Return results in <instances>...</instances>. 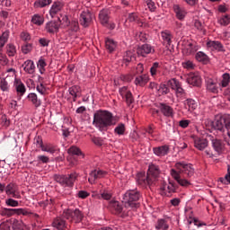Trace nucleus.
I'll return each instance as SVG.
<instances>
[{
  "instance_id": "59",
  "label": "nucleus",
  "mask_w": 230,
  "mask_h": 230,
  "mask_svg": "<svg viewBox=\"0 0 230 230\" xmlns=\"http://www.w3.org/2000/svg\"><path fill=\"white\" fill-rule=\"evenodd\" d=\"M0 230H12V223L8 220L0 224Z\"/></svg>"
},
{
  "instance_id": "43",
  "label": "nucleus",
  "mask_w": 230,
  "mask_h": 230,
  "mask_svg": "<svg viewBox=\"0 0 230 230\" xmlns=\"http://www.w3.org/2000/svg\"><path fill=\"white\" fill-rule=\"evenodd\" d=\"M126 130L127 128L125 127V124L119 123L117 127L114 128V134H116V136H125Z\"/></svg>"
},
{
  "instance_id": "51",
  "label": "nucleus",
  "mask_w": 230,
  "mask_h": 230,
  "mask_svg": "<svg viewBox=\"0 0 230 230\" xmlns=\"http://www.w3.org/2000/svg\"><path fill=\"white\" fill-rule=\"evenodd\" d=\"M68 154L70 155H83L84 157V154L82 153V150H80V148H78L76 146H72L68 149Z\"/></svg>"
},
{
  "instance_id": "32",
  "label": "nucleus",
  "mask_w": 230,
  "mask_h": 230,
  "mask_svg": "<svg viewBox=\"0 0 230 230\" xmlns=\"http://www.w3.org/2000/svg\"><path fill=\"white\" fill-rule=\"evenodd\" d=\"M134 60H136V54L130 50L126 51L122 59L123 64H125V66H128V64Z\"/></svg>"
},
{
  "instance_id": "5",
  "label": "nucleus",
  "mask_w": 230,
  "mask_h": 230,
  "mask_svg": "<svg viewBox=\"0 0 230 230\" xmlns=\"http://www.w3.org/2000/svg\"><path fill=\"white\" fill-rule=\"evenodd\" d=\"M211 125L215 130H219V132L230 130V115L216 116L215 120L211 122Z\"/></svg>"
},
{
  "instance_id": "15",
  "label": "nucleus",
  "mask_w": 230,
  "mask_h": 230,
  "mask_svg": "<svg viewBox=\"0 0 230 230\" xmlns=\"http://www.w3.org/2000/svg\"><path fill=\"white\" fill-rule=\"evenodd\" d=\"M119 93L120 96H122L123 100H126L128 105H132V103H134V97L132 96V93L127 86L119 88Z\"/></svg>"
},
{
  "instance_id": "39",
  "label": "nucleus",
  "mask_w": 230,
  "mask_h": 230,
  "mask_svg": "<svg viewBox=\"0 0 230 230\" xmlns=\"http://www.w3.org/2000/svg\"><path fill=\"white\" fill-rule=\"evenodd\" d=\"M53 3L52 0H36L34 2V8H46V6H49Z\"/></svg>"
},
{
  "instance_id": "23",
  "label": "nucleus",
  "mask_w": 230,
  "mask_h": 230,
  "mask_svg": "<svg viewBox=\"0 0 230 230\" xmlns=\"http://www.w3.org/2000/svg\"><path fill=\"white\" fill-rule=\"evenodd\" d=\"M153 152L155 155H157V157H164V155H168V154L170 153V146L164 145L154 147Z\"/></svg>"
},
{
  "instance_id": "64",
  "label": "nucleus",
  "mask_w": 230,
  "mask_h": 230,
  "mask_svg": "<svg viewBox=\"0 0 230 230\" xmlns=\"http://www.w3.org/2000/svg\"><path fill=\"white\" fill-rule=\"evenodd\" d=\"M128 21H129V22H136L139 21V18L136 13H130L128 16Z\"/></svg>"
},
{
  "instance_id": "30",
  "label": "nucleus",
  "mask_w": 230,
  "mask_h": 230,
  "mask_svg": "<svg viewBox=\"0 0 230 230\" xmlns=\"http://www.w3.org/2000/svg\"><path fill=\"white\" fill-rule=\"evenodd\" d=\"M27 98L29 102H31L32 105H34V107L36 108H39L40 107V105H42V101L40 100V98H39V96H37V93H29Z\"/></svg>"
},
{
  "instance_id": "52",
  "label": "nucleus",
  "mask_w": 230,
  "mask_h": 230,
  "mask_svg": "<svg viewBox=\"0 0 230 230\" xmlns=\"http://www.w3.org/2000/svg\"><path fill=\"white\" fill-rule=\"evenodd\" d=\"M14 215H22L23 217H30L31 211L28 208H14Z\"/></svg>"
},
{
  "instance_id": "13",
  "label": "nucleus",
  "mask_w": 230,
  "mask_h": 230,
  "mask_svg": "<svg viewBox=\"0 0 230 230\" xmlns=\"http://www.w3.org/2000/svg\"><path fill=\"white\" fill-rule=\"evenodd\" d=\"M5 193L8 197H13V199H21L19 187L15 183H9L5 188Z\"/></svg>"
},
{
  "instance_id": "53",
  "label": "nucleus",
  "mask_w": 230,
  "mask_h": 230,
  "mask_svg": "<svg viewBox=\"0 0 230 230\" xmlns=\"http://www.w3.org/2000/svg\"><path fill=\"white\" fill-rule=\"evenodd\" d=\"M196 60H198V62H203V64H206L208 62V55L202 51H199L196 54Z\"/></svg>"
},
{
  "instance_id": "38",
  "label": "nucleus",
  "mask_w": 230,
  "mask_h": 230,
  "mask_svg": "<svg viewBox=\"0 0 230 230\" xmlns=\"http://www.w3.org/2000/svg\"><path fill=\"white\" fill-rule=\"evenodd\" d=\"M105 46H106V49H108L110 53H112V51L116 49L118 43H116V41H114V40L112 39H107L105 40Z\"/></svg>"
},
{
  "instance_id": "44",
  "label": "nucleus",
  "mask_w": 230,
  "mask_h": 230,
  "mask_svg": "<svg viewBox=\"0 0 230 230\" xmlns=\"http://www.w3.org/2000/svg\"><path fill=\"white\" fill-rule=\"evenodd\" d=\"M97 199H102L103 200H111V199H112V192L111 190H104L102 192H100V195H97Z\"/></svg>"
},
{
  "instance_id": "16",
  "label": "nucleus",
  "mask_w": 230,
  "mask_h": 230,
  "mask_svg": "<svg viewBox=\"0 0 230 230\" xmlns=\"http://www.w3.org/2000/svg\"><path fill=\"white\" fill-rule=\"evenodd\" d=\"M162 37V44L166 48V49H170V46H172V39H173V35L172 31L165 30L161 32Z\"/></svg>"
},
{
  "instance_id": "7",
  "label": "nucleus",
  "mask_w": 230,
  "mask_h": 230,
  "mask_svg": "<svg viewBox=\"0 0 230 230\" xmlns=\"http://www.w3.org/2000/svg\"><path fill=\"white\" fill-rule=\"evenodd\" d=\"M177 191V184L175 181L168 180L167 181H163L160 186V194L163 197H170L172 193Z\"/></svg>"
},
{
  "instance_id": "35",
  "label": "nucleus",
  "mask_w": 230,
  "mask_h": 230,
  "mask_svg": "<svg viewBox=\"0 0 230 230\" xmlns=\"http://www.w3.org/2000/svg\"><path fill=\"white\" fill-rule=\"evenodd\" d=\"M207 89L210 93H218V84L215 82L213 79H208L207 80Z\"/></svg>"
},
{
  "instance_id": "54",
  "label": "nucleus",
  "mask_w": 230,
  "mask_h": 230,
  "mask_svg": "<svg viewBox=\"0 0 230 230\" xmlns=\"http://www.w3.org/2000/svg\"><path fill=\"white\" fill-rule=\"evenodd\" d=\"M182 68L187 69L188 71H191V69H195V64L191 60H185L181 63Z\"/></svg>"
},
{
  "instance_id": "8",
  "label": "nucleus",
  "mask_w": 230,
  "mask_h": 230,
  "mask_svg": "<svg viewBox=\"0 0 230 230\" xmlns=\"http://www.w3.org/2000/svg\"><path fill=\"white\" fill-rule=\"evenodd\" d=\"M137 183L142 188H150V186H154V184H155V181H154L148 174L145 172H138L137 174Z\"/></svg>"
},
{
  "instance_id": "27",
  "label": "nucleus",
  "mask_w": 230,
  "mask_h": 230,
  "mask_svg": "<svg viewBox=\"0 0 230 230\" xmlns=\"http://www.w3.org/2000/svg\"><path fill=\"white\" fill-rule=\"evenodd\" d=\"M160 111L166 118H173V108L167 104H160Z\"/></svg>"
},
{
  "instance_id": "33",
  "label": "nucleus",
  "mask_w": 230,
  "mask_h": 230,
  "mask_svg": "<svg viewBox=\"0 0 230 230\" xmlns=\"http://www.w3.org/2000/svg\"><path fill=\"white\" fill-rule=\"evenodd\" d=\"M110 16H109V11L107 9H103L99 13V20L102 26L107 25V22H109Z\"/></svg>"
},
{
  "instance_id": "50",
  "label": "nucleus",
  "mask_w": 230,
  "mask_h": 230,
  "mask_svg": "<svg viewBox=\"0 0 230 230\" xmlns=\"http://www.w3.org/2000/svg\"><path fill=\"white\" fill-rule=\"evenodd\" d=\"M67 27L69 28V30H71V31H77L78 30H80V26L78 24V20L72 19L69 22V24Z\"/></svg>"
},
{
  "instance_id": "57",
  "label": "nucleus",
  "mask_w": 230,
  "mask_h": 230,
  "mask_svg": "<svg viewBox=\"0 0 230 230\" xmlns=\"http://www.w3.org/2000/svg\"><path fill=\"white\" fill-rule=\"evenodd\" d=\"M229 82H230V75L229 74L226 73L223 75V79L221 81V86L222 87H227V85H229Z\"/></svg>"
},
{
  "instance_id": "19",
  "label": "nucleus",
  "mask_w": 230,
  "mask_h": 230,
  "mask_svg": "<svg viewBox=\"0 0 230 230\" xmlns=\"http://www.w3.org/2000/svg\"><path fill=\"white\" fill-rule=\"evenodd\" d=\"M107 175V172L102 170H93L90 172V177L88 178V181L90 184H94V181L97 179H103Z\"/></svg>"
},
{
  "instance_id": "2",
  "label": "nucleus",
  "mask_w": 230,
  "mask_h": 230,
  "mask_svg": "<svg viewBox=\"0 0 230 230\" xmlns=\"http://www.w3.org/2000/svg\"><path fill=\"white\" fill-rule=\"evenodd\" d=\"M93 125L101 132H103L107 130L109 127L116 125V119L111 111L99 110L93 114Z\"/></svg>"
},
{
  "instance_id": "25",
  "label": "nucleus",
  "mask_w": 230,
  "mask_h": 230,
  "mask_svg": "<svg viewBox=\"0 0 230 230\" xmlns=\"http://www.w3.org/2000/svg\"><path fill=\"white\" fill-rule=\"evenodd\" d=\"M150 82V76L146 74H143L135 78V84L139 87H145Z\"/></svg>"
},
{
  "instance_id": "58",
  "label": "nucleus",
  "mask_w": 230,
  "mask_h": 230,
  "mask_svg": "<svg viewBox=\"0 0 230 230\" xmlns=\"http://www.w3.org/2000/svg\"><path fill=\"white\" fill-rule=\"evenodd\" d=\"M33 49L31 43H27L22 47V51L24 55H28Z\"/></svg>"
},
{
  "instance_id": "37",
  "label": "nucleus",
  "mask_w": 230,
  "mask_h": 230,
  "mask_svg": "<svg viewBox=\"0 0 230 230\" xmlns=\"http://www.w3.org/2000/svg\"><path fill=\"white\" fill-rule=\"evenodd\" d=\"M8 80L4 77H0V89L3 93H10V84Z\"/></svg>"
},
{
  "instance_id": "21",
  "label": "nucleus",
  "mask_w": 230,
  "mask_h": 230,
  "mask_svg": "<svg viewBox=\"0 0 230 230\" xmlns=\"http://www.w3.org/2000/svg\"><path fill=\"white\" fill-rule=\"evenodd\" d=\"M64 216L56 217L52 222V226H54L58 230H66L67 229V223L64 220Z\"/></svg>"
},
{
  "instance_id": "10",
  "label": "nucleus",
  "mask_w": 230,
  "mask_h": 230,
  "mask_svg": "<svg viewBox=\"0 0 230 230\" xmlns=\"http://www.w3.org/2000/svg\"><path fill=\"white\" fill-rule=\"evenodd\" d=\"M110 206L114 209L117 215L120 217H132V210L130 208H123L119 201H111Z\"/></svg>"
},
{
  "instance_id": "55",
  "label": "nucleus",
  "mask_w": 230,
  "mask_h": 230,
  "mask_svg": "<svg viewBox=\"0 0 230 230\" xmlns=\"http://www.w3.org/2000/svg\"><path fill=\"white\" fill-rule=\"evenodd\" d=\"M218 23L221 26H227L230 23V17H229V15L226 14V15L221 16L218 19Z\"/></svg>"
},
{
  "instance_id": "34",
  "label": "nucleus",
  "mask_w": 230,
  "mask_h": 230,
  "mask_svg": "<svg viewBox=\"0 0 230 230\" xmlns=\"http://www.w3.org/2000/svg\"><path fill=\"white\" fill-rule=\"evenodd\" d=\"M208 48L216 49L217 51H224V45L220 41L210 40L207 43Z\"/></svg>"
},
{
  "instance_id": "24",
  "label": "nucleus",
  "mask_w": 230,
  "mask_h": 230,
  "mask_svg": "<svg viewBox=\"0 0 230 230\" xmlns=\"http://www.w3.org/2000/svg\"><path fill=\"white\" fill-rule=\"evenodd\" d=\"M64 4L61 2H54L49 9V15L51 18H55L56 15L62 11Z\"/></svg>"
},
{
  "instance_id": "4",
  "label": "nucleus",
  "mask_w": 230,
  "mask_h": 230,
  "mask_svg": "<svg viewBox=\"0 0 230 230\" xmlns=\"http://www.w3.org/2000/svg\"><path fill=\"white\" fill-rule=\"evenodd\" d=\"M76 179H78V173L76 172H74L68 175H54V180L56 181V182H58V184H60V186H62L63 188H73V186H75Z\"/></svg>"
},
{
  "instance_id": "56",
  "label": "nucleus",
  "mask_w": 230,
  "mask_h": 230,
  "mask_svg": "<svg viewBox=\"0 0 230 230\" xmlns=\"http://www.w3.org/2000/svg\"><path fill=\"white\" fill-rule=\"evenodd\" d=\"M160 67H161V66H159V62L153 63V66L150 68L151 76H155L157 75Z\"/></svg>"
},
{
  "instance_id": "40",
  "label": "nucleus",
  "mask_w": 230,
  "mask_h": 230,
  "mask_svg": "<svg viewBox=\"0 0 230 230\" xmlns=\"http://www.w3.org/2000/svg\"><path fill=\"white\" fill-rule=\"evenodd\" d=\"M68 93L71 96H73V102H76V98H78V93H80V86L74 85L68 89Z\"/></svg>"
},
{
  "instance_id": "20",
  "label": "nucleus",
  "mask_w": 230,
  "mask_h": 230,
  "mask_svg": "<svg viewBox=\"0 0 230 230\" xmlns=\"http://www.w3.org/2000/svg\"><path fill=\"white\" fill-rule=\"evenodd\" d=\"M60 25H58V22L55 21L48 22L45 24V31H47V33H49V35H55V33H58Z\"/></svg>"
},
{
  "instance_id": "31",
  "label": "nucleus",
  "mask_w": 230,
  "mask_h": 230,
  "mask_svg": "<svg viewBox=\"0 0 230 230\" xmlns=\"http://www.w3.org/2000/svg\"><path fill=\"white\" fill-rule=\"evenodd\" d=\"M155 229L157 230H168L170 229V224L168 223V219H158L155 224Z\"/></svg>"
},
{
  "instance_id": "60",
  "label": "nucleus",
  "mask_w": 230,
  "mask_h": 230,
  "mask_svg": "<svg viewBox=\"0 0 230 230\" xmlns=\"http://www.w3.org/2000/svg\"><path fill=\"white\" fill-rule=\"evenodd\" d=\"M5 204L6 206H10L11 208H17V206H19V201L9 198L5 200Z\"/></svg>"
},
{
  "instance_id": "22",
  "label": "nucleus",
  "mask_w": 230,
  "mask_h": 230,
  "mask_svg": "<svg viewBox=\"0 0 230 230\" xmlns=\"http://www.w3.org/2000/svg\"><path fill=\"white\" fill-rule=\"evenodd\" d=\"M22 67H23V71H25L27 75H35L36 66L33 60L27 59L26 61H24Z\"/></svg>"
},
{
  "instance_id": "49",
  "label": "nucleus",
  "mask_w": 230,
  "mask_h": 230,
  "mask_svg": "<svg viewBox=\"0 0 230 230\" xmlns=\"http://www.w3.org/2000/svg\"><path fill=\"white\" fill-rule=\"evenodd\" d=\"M70 21L71 20H69V17L66 14H61L60 17H58V22L64 28L69 26Z\"/></svg>"
},
{
  "instance_id": "11",
  "label": "nucleus",
  "mask_w": 230,
  "mask_h": 230,
  "mask_svg": "<svg viewBox=\"0 0 230 230\" xmlns=\"http://www.w3.org/2000/svg\"><path fill=\"white\" fill-rule=\"evenodd\" d=\"M93 13L88 9L83 11L80 14V24L84 26V28H87L91 22H93Z\"/></svg>"
},
{
  "instance_id": "29",
  "label": "nucleus",
  "mask_w": 230,
  "mask_h": 230,
  "mask_svg": "<svg viewBox=\"0 0 230 230\" xmlns=\"http://www.w3.org/2000/svg\"><path fill=\"white\" fill-rule=\"evenodd\" d=\"M212 146H213L215 152H217L218 154V155H220V154H224L226 146L220 140L212 139Z\"/></svg>"
},
{
  "instance_id": "28",
  "label": "nucleus",
  "mask_w": 230,
  "mask_h": 230,
  "mask_svg": "<svg viewBox=\"0 0 230 230\" xmlns=\"http://www.w3.org/2000/svg\"><path fill=\"white\" fill-rule=\"evenodd\" d=\"M3 78H5L8 82H13L17 78V71L14 68H8L4 74Z\"/></svg>"
},
{
  "instance_id": "63",
  "label": "nucleus",
  "mask_w": 230,
  "mask_h": 230,
  "mask_svg": "<svg viewBox=\"0 0 230 230\" xmlns=\"http://www.w3.org/2000/svg\"><path fill=\"white\" fill-rule=\"evenodd\" d=\"M190 123H191V120L190 119H181L179 121V127L181 128H188V127H190Z\"/></svg>"
},
{
  "instance_id": "9",
  "label": "nucleus",
  "mask_w": 230,
  "mask_h": 230,
  "mask_svg": "<svg viewBox=\"0 0 230 230\" xmlns=\"http://www.w3.org/2000/svg\"><path fill=\"white\" fill-rule=\"evenodd\" d=\"M169 85L175 91L177 98H180V100L186 98V92L182 89V84L179 80L175 78L169 80Z\"/></svg>"
},
{
  "instance_id": "47",
  "label": "nucleus",
  "mask_w": 230,
  "mask_h": 230,
  "mask_svg": "<svg viewBox=\"0 0 230 230\" xmlns=\"http://www.w3.org/2000/svg\"><path fill=\"white\" fill-rule=\"evenodd\" d=\"M185 105H188L189 111H190V112L196 111L199 107V104H197V102L193 99H187L185 101Z\"/></svg>"
},
{
  "instance_id": "48",
  "label": "nucleus",
  "mask_w": 230,
  "mask_h": 230,
  "mask_svg": "<svg viewBox=\"0 0 230 230\" xmlns=\"http://www.w3.org/2000/svg\"><path fill=\"white\" fill-rule=\"evenodd\" d=\"M0 215L2 217H13L15 215V208H2L0 210Z\"/></svg>"
},
{
  "instance_id": "61",
  "label": "nucleus",
  "mask_w": 230,
  "mask_h": 230,
  "mask_svg": "<svg viewBox=\"0 0 230 230\" xmlns=\"http://www.w3.org/2000/svg\"><path fill=\"white\" fill-rule=\"evenodd\" d=\"M158 94H168L170 93V90L166 86V84H160L158 87Z\"/></svg>"
},
{
  "instance_id": "41",
  "label": "nucleus",
  "mask_w": 230,
  "mask_h": 230,
  "mask_svg": "<svg viewBox=\"0 0 230 230\" xmlns=\"http://www.w3.org/2000/svg\"><path fill=\"white\" fill-rule=\"evenodd\" d=\"M46 66H48V64L46 63V59L41 58L38 60L37 67L40 75H44V73H46Z\"/></svg>"
},
{
  "instance_id": "42",
  "label": "nucleus",
  "mask_w": 230,
  "mask_h": 230,
  "mask_svg": "<svg viewBox=\"0 0 230 230\" xmlns=\"http://www.w3.org/2000/svg\"><path fill=\"white\" fill-rule=\"evenodd\" d=\"M42 152H48L49 154H55L57 150H58V147L53 144H46L41 148Z\"/></svg>"
},
{
  "instance_id": "1",
  "label": "nucleus",
  "mask_w": 230,
  "mask_h": 230,
  "mask_svg": "<svg viewBox=\"0 0 230 230\" xmlns=\"http://www.w3.org/2000/svg\"><path fill=\"white\" fill-rule=\"evenodd\" d=\"M170 174L180 186L190 188L191 186V177L195 175V168L191 164L177 162L174 168L171 169Z\"/></svg>"
},
{
  "instance_id": "6",
  "label": "nucleus",
  "mask_w": 230,
  "mask_h": 230,
  "mask_svg": "<svg viewBox=\"0 0 230 230\" xmlns=\"http://www.w3.org/2000/svg\"><path fill=\"white\" fill-rule=\"evenodd\" d=\"M63 217L74 224H80L84 220V213L78 208L75 210L68 208L63 211Z\"/></svg>"
},
{
  "instance_id": "36",
  "label": "nucleus",
  "mask_w": 230,
  "mask_h": 230,
  "mask_svg": "<svg viewBox=\"0 0 230 230\" xmlns=\"http://www.w3.org/2000/svg\"><path fill=\"white\" fill-rule=\"evenodd\" d=\"M31 22L36 26H42L44 24V15L39 13L32 15Z\"/></svg>"
},
{
  "instance_id": "3",
  "label": "nucleus",
  "mask_w": 230,
  "mask_h": 230,
  "mask_svg": "<svg viewBox=\"0 0 230 230\" xmlns=\"http://www.w3.org/2000/svg\"><path fill=\"white\" fill-rule=\"evenodd\" d=\"M141 199V193L137 189L128 190L123 195V202L125 203V208L130 209L131 211H136L139 208L137 200Z\"/></svg>"
},
{
  "instance_id": "26",
  "label": "nucleus",
  "mask_w": 230,
  "mask_h": 230,
  "mask_svg": "<svg viewBox=\"0 0 230 230\" xmlns=\"http://www.w3.org/2000/svg\"><path fill=\"white\" fill-rule=\"evenodd\" d=\"M194 146L198 150H205L206 148H208V139L200 137L194 138Z\"/></svg>"
},
{
  "instance_id": "45",
  "label": "nucleus",
  "mask_w": 230,
  "mask_h": 230,
  "mask_svg": "<svg viewBox=\"0 0 230 230\" xmlns=\"http://www.w3.org/2000/svg\"><path fill=\"white\" fill-rule=\"evenodd\" d=\"M15 89L16 93H18L20 96H24V93H26V86L24 85V84H22V82H16Z\"/></svg>"
},
{
  "instance_id": "12",
  "label": "nucleus",
  "mask_w": 230,
  "mask_h": 230,
  "mask_svg": "<svg viewBox=\"0 0 230 230\" xmlns=\"http://www.w3.org/2000/svg\"><path fill=\"white\" fill-rule=\"evenodd\" d=\"M138 57H146V55H154L155 49L150 44H143L137 49Z\"/></svg>"
},
{
  "instance_id": "18",
  "label": "nucleus",
  "mask_w": 230,
  "mask_h": 230,
  "mask_svg": "<svg viewBox=\"0 0 230 230\" xmlns=\"http://www.w3.org/2000/svg\"><path fill=\"white\" fill-rule=\"evenodd\" d=\"M147 174L155 182H156L157 179H159V175L161 174V169L159 168V165L151 164L149 165Z\"/></svg>"
},
{
  "instance_id": "46",
  "label": "nucleus",
  "mask_w": 230,
  "mask_h": 230,
  "mask_svg": "<svg viewBox=\"0 0 230 230\" xmlns=\"http://www.w3.org/2000/svg\"><path fill=\"white\" fill-rule=\"evenodd\" d=\"M6 53L8 57H15V55H17V48L15 47V45L12 43L7 44Z\"/></svg>"
},
{
  "instance_id": "14",
  "label": "nucleus",
  "mask_w": 230,
  "mask_h": 230,
  "mask_svg": "<svg viewBox=\"0 0 230 230\" xmlns=\"http://www.w3.org/2000/svg\"><path fill=\"white\" fill-rule=\"evenodd\" d=\"M172 10L178 21H184V19H186V16L188 15V10L186 9V7L179 4H174L172 6Z\"/></svg>"
},
{
  "instance_id": "17",
  "label": "nucleus",
  "mask_w": 230,
  "mask_h": 230,
  "mask_svg": "<svg viewBox=\"0 0 230 230\" xmlns=\"http://www.w3.org/2000/svg\"><path fill=\"white\" fill-rule=\"evenodd\" d=\"M187 82L190 85L200 87V84H202V78L199 73H190L187 77Z\"/></svg>"
},
{
  "instance_id": "62",
  "label": "nucleus",
  "mask_w": 230,
  "mask_h": 230,
  "mask_svg": "<svg viewBox=\"0 0 230 230\" xmlns=\"http://www.w3.org/2000/svg\"><path fill=\"white\" fill-rule=\"evenodd\" d=\"M146 4L148 7V9L150 10V12H155V3L152 0H146Z\"/></svg>"
}]
</instances>
